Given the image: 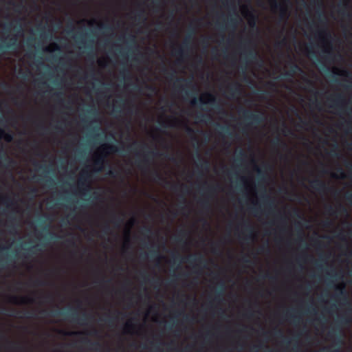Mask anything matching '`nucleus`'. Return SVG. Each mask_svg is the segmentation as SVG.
Returning <instances> with one entry per match:
<instances>
[{
	"mask_svg": "<svg viewBox=\"0 0 352 352\" xmlns=\"http://www.w3.org/2000/svg\"><path fill=\"white\" fill-rule=\"evenodd\" d=\"M219 127L223 133H228L230 136H232V133H230L228 127L223 126H219Z\"/></svg>",
	"mask_w": 352,
	"mask_h": 352,
	"instance_id": "44",
	"label": "nucleus"
},
{
	"mask_svg": "<svg viewBox=\"0 0 352 352\" xmlns=\"http://www.w3.org/2000/svg\"><path fill=\"white\" fill-rule=\"evenodd\" d=\"M48 235H49V236H50L49 238H50V239H54V237H57V238H60V237H61V236H58V235L55 234H54V233H53V232H48Z\"/></svg>",
	"mask_w": 352,
	"mask_h": 352,
	"instance_id": "52",
	"label": "nucleus"
},
{
	"mask_svg": "<svg viewBox=\"0 0 352 352\" xmlns=\"http://www.w3.org/2000/svg\"><path fill=\"white\" fill-rule=\"evenodd\" d=\"M176 82L175 84V87H178L182 91H184L185 93V95L187 96V97H189L190 96V93L186 90L184 89V87H195V86L192 85V80H188L186 78H177L176 79Z\"/></svg>",
	"mask_w": 352,
	"mask_h": 352,
	"instance_id": "12",
	"label": "nucleus"
},
{
	"mask_svg": "<svg viewBox=\"0 0 352 352\" xmlns=\"http://www.w3.org/2000/svg\"><path fill=\"white\" fill-rule=\"evenodd\" d=\"M160 155L158 152H154L152 151H147L143 154L142 159L136 161L137 166L144 170L147 171L149 169L151 164V160L155 157Z\"/></svg>",
	"mask_w": 352,
	"mask_h": 352,
	"instance_id": "5",
	"label": "nucleus"
},
{
	"mask_svg": "<svg viewBox=\"0 0 352 352\" xmlns=\"http://www.w3.org/2000/svg\"><path fill=\"white\" fill-rule=\"evenodd\" d=\"M287 43V39L284 37L280 41H278L276 43V47H280L282 46L285 45Z\"/></svg>",
	"mask_w": 352,
	"mask_h": 352,
	"instance_id": "41",
	"label": "nucleus"
},
{
	"mask_svg": "<svg viewBox=\"0 0 352 352\" xmlns=\"http://www.w3.org/2000/svg\"><path fill=\"white\" fill-rule=\"evenodd\" d=\"M210 117L208 115L201 114L197 116V119L199 120L200 122H206L208 119H210Z\"/></svg>",
	"mask_w": 352,
	"mask_h": 352,
	"instance_id": "35",
	"label": "nucleus"
},
{
	"mask_svg": "<svg viewBox=\"0 0 352 352\" xmlns=\"http://www.w3.org/2000/svg\"><path fill=\"white\" fill-rule=\"evenodd\" d=\"M110 228H109V225H105L104 227V229H103V231L105 234H107L109 233V231Z\"/></svg>",
	"mask_w": 352,
	"mask_h": 352,
	"instance_id": "59",
	"label": "nucleus"
},
{
	"mask_svg": "<svg viewBox=\"0 0 352 352\" xmlns=\"http://www.w3.org/2000/svg\"><path fill=\"white\" fill-rule=\"evenodd\" d=\"M10 302L19 305V304H27L34 302V299L28 297H18V296H10L9 298Z\"/></svg>",
	"mask_w": 352,
	"mask_h": 352,
	"instance_id": "15",
	"label": "nucleus"
},
{
	"mask_svg": "<svg viewBox=\"0 0 352 352\" xmlns=\"http://www.w3.org/2000/svg\"><path fill=\"white\" fill-rule=\"evenodd\" d=\"M153 175L154 176V180L159 182H164L165 185L171 189L174 192H178L179 190L187 192V187L183 184H171L170 182L167 181L162 175L157 170L153 172Z\"/></svg>",
	"mask_w": 352,
	"mask_h": 352,
	"instance_id": "6",
	"label": "nucleus"
},
{
	"mask_svg": "<svg viewBox=\"0 0 352 352\" xmlns=\"http://www.w3.org/2000/svg\"><path fill=\"white\" fill-rule=\"evenodd\" d=\"M179 256L178 254H176L175 253H173L172 254V258H173V263H175L176 260L178 258Z\"/></svg>",
	"mask_w": 352,
	"mask_h": 352,
	"instance_id": "61",
	"label": "nucleus"
},
{
	"mask_svg": "<svg viewBox=\"0 0 352 352\" xmlns=\"http://www.w3.org/2000/svg\"><path fill=\"white\" fill-rule=\"evenodd\" d=\"M228 91L232 98H235L241 93V85L239 82H233L228 87Z\"/></svg>",
	"mask_w": 352,
	"mask_h": 352,
	"instance_id": "16",
	"label": "nucleus"
},
{
	"mask_svg": "<svg viewBox=\"0 0 352 352\" xmlns=\"http://www.w3.org/2000/svg\"><path fill=\"white\" fill-rule=\"evenodd\" d=\"M249 14H250V16H251V19L249 21V24L251 27H255L256 19L251 12H249Z\"/></svg>",
	"mask_w": 352,
	"mask_h": 352,
	"instance_id": "38",
	"label": "nucleus"
},
{
	"mask_svg": "<svg viewBox=\"0 0 352 352\" xmlns=\"http://www.w3.org/2000/svg\"><path fill=\"white\" fill-rule=\"evenodd\" d=\"M330 155L333 157H339L340 153L338 152V144H334L333 146V148L331 150Z\"/></svg>",
	"mask_w": 352,
	"mask_h": 352,
	"instance_id": "33",
	"label": "nucleus"
},
{
	"mask_svg": "<svg viewBox=\"0 0 352 352\" xmlns=\"http://www.w3.org/2000/svg\"><path fill=\"white\" fill-rule=\"evenodd\" d=\"M196 157L199 160V163L197 164V166L198 168H201V169L208 171L210 167V162L207 160H204L201 156L200 153L198 151L196 152Z\"/></svg>",
	"mask_w": 352,
	"mask_h": 352,
	"instance_id": "18",
	"label": "nucleus"
},
{
	"mask_svg": "<svg viewBox=\"0 0 352 352\" xmlns=\"http://www.w3.org/2000/svg\"><path fill=\"white\" fill-rule=\"evenodd\" d=\"M123 148H118L113 144H104L100 148V153L96 155L94 160V171L100 172L107 164V155L120 152Z\"/></svg>",
	"mask_w": 352,
	"mask_h": 352,
	"instance_id": "1",
	"label": "nucleus"
},
{
	"mask_svg": "<svg viewBox=\"0 0 352 352\" xmlns=\"http://www.w3.org/2000/svg\"><path fill=\"white\" fill-rule=\"evenodd\" d=\"M329 100L333 103L331 107L341 109L349 116L352 115V107L345 105V101L342 95L338 94L334 98H329Z\"/></svg>",
	"mask_w": 352,
	"mask_h": 352,
	"instance_id": "7",
	"label": "nucleus"
},
{
	"mask_svg": "<svg viewBox=\"0 0 352 352\" xmlns=\"http://www.w3.org/2000/svg\"><path fill=\"white\" fill-rule=\"evenodd\" d=\"M224 289H225V285L223 282H221L219 284V285L215 291V297H214L215 300L219 301L221 299V297L223 295Z\"/></svg>",
	"mask_w": 352,
	"mask_h": 352,
	"instance_id": "23",
	"label": "nucleus"
},
{
	"mask_svg": "<svg viewBox=\"0 0 352 352\" xmlns=\"http://www.w3.org/2000/svg\"><path fill=\"white\" fill-rule=\"evenodd\" d=\"M216 107L219 110V113H226L225 111L223 109V108H221L219 105H217Z\"/></svg>",
	"mask_w": 352,
	"mask_h": 352,
	"instance_id": "64",
	"label": "nucleus"
},
{
	"mask_svg": "<svg viewBox=\"0 0 352 352\" xmlns=\"http://www.w3.org/2000/svg\"><path fill=\"white\" fill-rule=\"evenodd\" d=\"M50 315L52 316H64L65 318L69 319L72 322H76L80 325L87 324L88 320L92 318L91 316L87 314L85 312L79 316L77 312L70 310H53L50 312Z\"/></svg>",
	"mask_w": 352,
	"mask_h": 352,
	"instance_id": "2",
	"label": "nucleus"
},
{
	"mask_svg": "<svg viewBox=\"0 0 352 352\" xmlns=\"http://www.w3.org/2000/svg\"><path fill=\"white\" fill-rule=\"evenodd\" d=\"M3 138L7 142L12 140V135L10 133H6L3 129H0V139Z\"/></svg>",
	"mask_w": 352,
	"mask_h": 352,
	"instance_id": "29",
	"label": "nucleus"
},
{
	"mask_svg": "<svg viewBox=\"0 0 352 352\" xmlns=\"http://www.w3.org/2000/svg\"><path fill=\"white\" fill-rule=\"evenodd\" d=\"M244 120L247 122V126L252 124H258L263 122V116L260 113H254L247 109H242Z\"/></svg>",
	"mask_w": 352,
	"mask_h": 352,
	"instance_id": "9",
	"label": "nucleus"
},
{
	"mask_svg": "<svg viewBox=\"0 0 352 352\" xmlns=\"http://www.w3.org/2000/svg\"><path fill=\"white\" fill-rule=\"evenodd\" d=\"M91 173L87 170H83L80 173L78 185L79 188L84 192H87L90 189Z\"/></svg>",
	"mask_w": 352,
	"mask_h": 352,
	"instance_id": "10",
	"label": "nucleus"
},
{
	"mask_svg": "<svg viewBox=\"0 0 352 352\" xmlns=\"http://www.w3.org/2000/svg\"><path fill=\"white\" fill-rule=\"evenodd\" d=\"M265 204L268 206L270 210H272L275 208L274 201L266 194H263L261 196Z\"/></svg>",
	"mask_w": 352,
	"mask_h": 352,
	"instance_id": "25",
	"label": "nucleus"
},
{
	"mask_svg": "<svg viewBox=\"0 0 352 352\" xmlns=\"http://www.w3.org/2000/svg\"><path fill=\"white\" fill-rule=\"evenodd\" d=\"M318 15H319V19H320V21L321 23L323 22V21H324V24H326V18H325V16L324 14V13L322 12H318Z\"/></svg>",
	"mask_w": 352,
	"mask_h": 352,
	"instance_id": "45",
	"label": "nucleus"
},
{
	"mask_svg": "<svg viewBox=\"0 0 352 352\" xmlns=\"http://www.w3.org/2000/svg\"><path fill=\"white\" fill-rule=\"evenodd\" d=\"M331 225H332V222H331V221H329V220L325 221L323 223V226L324 227H329Z\"/></svg>",
	"mask_w": 352,
	"mask_h": 352,
	"instance_id": "54",
	"label": "nucleus"
},
{
	"mask_svg": "<svg viewBox=\"0 0 352 352\" xmlns=\"http://www.w3.org/2000/svg\"><path fill=\"white\" fill-rule=\"evenodd\" d=\"M1 201L3 204H6L8 207H9L10 206H15L16 204V202L9 197L2 198Z\"/></svg>",
	"mask_w": 352,
	"mask_h": 352,
	"instance_id": "31",
	"label": "nucleus"
},
{
	"mask_svg": "<svg viewBox=\"0 0 352 352\" xmlns=\"http://www.w3.org/2000/svg\"><path fill=\"white\" fill-rule=\"evenodd\" d=\"M195 34V28H192L191 34H188L183 41L182 45L175 50V55L181 57L182 58L187 56L188 52L190 50L192 36Z\"/></svg>",
	"mask_w": 352,
	"mask_h": 352,
	"instance_id": "4",
	"label": "nucleus"
},
{
	"mask_svg": "<svg viewBox=\"0 0 352 352\" xmlns=\"http://www.w3.org/2000/svg\"><path fill=\"white\" fill-rule=\"evenodd\" d=\"M302 71L300 67L296 63H292L289 71L286 72L283 75V78H292L297 72Z\"/></svg>",
	"mask_w": 352,
	"mask_h": 352,
	"instance_id": "19",
	"label": "nucleus"
},
{
	"mask_svg": "<svg viewBox=\"0 0 352 352\" xmlns=\"http://www.w3.org/2000/svg\"><path fill=\"white\" fill-rule=\"evenodd\" d=\"M187 261L189 263H191V264H193V263H198L199 264H204V267L206 268V259L204 257V256L202 255H199V256H196V255H190L187 257Z\"/></svg>",
	"mask_w": 352,
	"mask_h": 352,
	"instance_id": "17",
	"label": "nucleus"
},
{
	"mask_svg": "<svg viewBox=\"0 0 352 352\" xmlns=\"http://www.w3.org/2000/svg\"><path fill=\"white\" fill-rule=\"evenodd\" d=\"M340 74L346 77L350 76V74L347 70H342Z\"/></svg>",
	"mask_w": 352,
	"mask_h": 352,
	"instance_id": "58",
	"label": "nucleus"
},
{
	"mask_svg": "<svg viewBox=\"0 0 352 352\" xmlns=\"http://www.w3.org/2000/svg\"><path fill=\"white\" fill-rule=\"evenodd\" d=\"M0 159H5L6 160L9 161V162H11V160H10V159H8L6 153L3 151L1 146L0 147Z\"/></svg>",
	"mask_w": 352,
	"mask_h": 352,
	"instance_id": "39",
	"label": "nucleus"
},
{
	"mask_svg": "<svg viewBox=\"0 0 352 352\" xmlns=\"http://www.w3.org/2000/svg\"><path fill=\"white\" fill-rule=\"evenodd\" d=\"M255 170L257 172L258 175H263V172L262 171V170L258 168V166H255Z\"/></svg>",
	"mask_w": 352,
	"mask_h": 352,
	"instance_id": "55",
	"label": "nucleus"
},
{
	"mask_svg": "<svg viewBox=\"0 0 352 352\" xmlns=\"http://www.w3.org/2000/svg\"><path fill=\"white\" fill-rule=\"evenodd\" d=\"M326 211L329 213V214H333L335 213V210H334V208L331 206V205H328L327 207H326Z\"/></svg>",
	"mask_w": 352,
	"mask_h": 352,
	"instance_id": "42",
	"label": "nucleus"
},
{
	"mask_svg": "<svg viewBox=\"0 0 352 352\" xmlns=\"http://www.w3.org/2000/svg\"><path fill=\"white\" fill-rule=\"evenodd\" d=\"M127 41L130 43H132L133 44L135 45V37L133 35H129L128 37H127Z\"/></svg>",
	"mask_w": 352,
	"mask_h": 352,
	"instance_id": "50",
	"label": "nucleus"
},
{
	"mask_svg": "<svg viewBox=\"0 0 352 352\" xmlns=\"http://www.w3.org/2000/svg\"><path fill=\"white\" fill-rule=\"evenodd\" d=\"M83 342H87V343H89L91 346H100V344L99 342H91L89 340L87 339V338H85L83 339L82 340Z\"/></svg>",
	"mask_w": 352,
	"mask_h": 352,
	"instance_id": "43",
	"label": "nucleus"
},
{
	"mask_svg": "<svg viewBox=\"0 0 352 352\" xmlns=\"http://www.w3.org/2000/svg\"><path fill=\"white\" fill-rule=\"evenodd\" d=\"M251 210L252 213H254L255 215H256L259 212H261V210H259L258 208L256 207L252 208Z\"/></svg>",
	"mask_w": 352,
	"mask_h": 352,
	"instance_id": "53",
	"label": "nucleus"
},
{
	"mask_svg": "<svg viewBox=\"0 0 352 352\" xmlns=\"http://www.w3.org/2000/svg\"><path fill=\"white\" fill-rule=\"evenodd\" d=\"M152 233V229L150 227H145L144 228V234L146 235L151 234Z\"/></svg>",
	"mask_w": 352,
	"mask_h": 352,
	"instance_id": "47",
	"label": "nucleus"
},
{
	"mask_svg": "<svg viewBox=\"0 0 352 352\" xmlns=\"http://www.w3.org/2000/svg\"><path fill=\"white\" fill-rule=\"evenodd\" d=\"M45 245H46V243H42L41 244H38V245H34V246H32V247H30V248H28L27 251L29 253L34 254V253H35L36 252L41 251L42 250L41 248H43Z\"/></svg>",
	"mask_w": 352,
	"mask_h": 352,
	"instance_id": "27",
	"label": "nucleus"
},
{
	"mask_svg": "<svg viewBox=\"0 0 352 352\" xmlns=\"http://www.w3.org/2000/svg\"><path fill=\"white\" fill-rule=\"evenodd\" d=\"M112 221L116 226H118L121 223L123 222V219L116 213H112Z\"/></svg>",
	"mask_w": 352,
	"mask_h": 352,
	"instance_id": "30",
	"label": "nucleus"
},
{
	"mask_svg": "<svg viewBox=\"0 0 352 352\" xmlns=\"http://www.w3.org/2000/svg\"><path fill=\"white\" fill-rule=\"evenodd\" d=\"M272 144L274 147H281L283 149L287 148V144L280 137H276L272 141Z\"/></svg>",
	"mask_w": 352,
	"mask_h": 352,
	"instance_id": "22",
	"label": "nucleus"
},
{
	"mask_svg": "<svg viewBox=\"0 0 352 352\" xmlns=\"http://www.w3.org/2000/svg\"><path fill=\"white\" fill-rule=\"evenodd\" d=\"M17 46V38L16 36H12L9 42L0 43V54L4 53L8 50L16 49Z\"/></svg>",
	"mask_w": 352,
	"mask_h": 352,
	"instance_id": "14",
	"label": "nucleus"
},
{
	"mask_svg": "<svg viewBox=\"0 0 352 352\" xmlns=\"http://www.w3.org/2000/svg\"><path fill=\"white\" fill-rule=\"evenodd\" d=\"M185 130L188 135H192L194 133V130L186 124L185 125Z\"/></svg>",
	"mask_w": 352,
	"mask_h": 352,
	"instance_id": "46",
	"label": "nucleus"
},
{
	"mask_svg": "<svg viewBox=\"0 0 352 352\" xmlns=\"http://www.w3.org/2000/svg\"><path fill=\"white\" fill-rule=\"evenodd\" d=\"M237 20L236 18L230 17L228 20V24L230 26L235 28L236 26Z\"/></svg>",
	"mask_w": 352,
	"mask_h": 352,
	"instance_id": "37",
	"label": "nucleus"
},
{
	"mask_svg": "<svg viewBox=\"0 0 352 352\" xmlns=\"http://www.w3.org/2000/svg\"><path fill=\"white\" fill-rule=\"evenodd\" d=\"M35 284L36 285H41V286H43V285H47V283L45 281H43V280H38L37 279L36 281H35Z\"/></svg>",
	"mask_w": 352,
	"mask_h": 352,
	"instance_id": "48",
	"label": "nucleus"
},
{
	"mask_svg": "<svg viewBox=\"0 0 352 352\" xmlns=\"http://www.w3.org/2000/svg\"><path fill=\"white\" fill-rule=\"evenodd\" d=\"M245 47V51L243 54V58L246 60H252L256 58V53L255 50L252 48L247 47L246 45H244Z\"/></svg>",
	"mask_w": 352,
	"mask_h": 352,
	"instance_id": "20",
	"label": "nucleus"
},
{
	"mask_svg": "<svg viewBox=\"0 0 352 352\" xmlns=\"http://www.w3.org/2000/svg\"><path fill=\"white\" fill-rule=\"evenodd\" d=\"M272 9L279 11V21H285L289 16L287 5L290 3L289 0H283V3H278L276 0H269Z\"/></svg>",
	"mask_w": 352,
	"mask_h": 352,
	"instance_id": "3",
	"label": "nucleus"
},
{
	"mask_svg": "<svg viewBox=\"0 0 352 352\" xmlns=\"http://www.w3.org/2000/svg\"><path fill=\"white\" fill-rule=\"evenodd\" d=\"M63 333L65 335H67V336H72V335H78V334H80V333L77 332V331H67V332L63 331Z\"/></svg>",
	"mask_w": 352,
	"mask_h": 352,
	"instance_id": "49",
	"label": "nucleus"
},
{
	"mask_svg": "<svg viewBox=\"0 0 352 352\" xmlns=\"http://www.w3.org/2000/svg\"><path fill=\"white\" fill-rule=\"evenodd\" d=\"M55 96L58 98V99H60V101H62V96H63V94L62 93H56L55 94Z\"/></svg>",
	"mask_w": 352,
	"mask_h": 352,
	"instance_id": "62",
	"label": "nucleus"
},
{
	"mask_svg": "<svg viewBox=\"0 0 352 352\" xmlns=\"http://www.w3.org/2000/svg\"><path fill=\"white\" fill-rule=\"evenodd\" d=\"M45 182L49 186H51L52 184H54V180L52 178H48L45 179Z\"/></svg>",
	"mask_w": 352,
	"mask_h": 352,
	"instance_id": "56",
	"label": "nucleus"
},
{
	"mask_svg": "<svg viewBox=\"0 0 352 352\" xmlns=\"http://www.w3.org/2000/svg\"><path fill=\"white\" fill-rule=\"evenodd\" d=\"M336 291L338 292L337 297H341L344 300H346V292L345 291V285L344 284L341 285H337L335 287Z\"/></svg>",
	"mask_w": 352,
	"mask_h": 352,
	"instance_id": "24",
	"label": "nucleus"
},
{
	"mask_svg": "<svg viewBox=\"0 0 352 352\" xmlns=\"http://www.w3.org/2000/svg\"><path fill=\"white\" fill-rule=\"evenodd\" d=\"M348 3L347 2L344 3L343 4L338 5V13L342 16H345L347 18H351V14L348 11Z\"/></svg>",
	"mask_w": 352,
	"mask_h": 352,
	"instance_id": "21",
	"label": "nucleus"
},
{
	"mask_svg": "<svg viewBox=\"0 0 352 352\" xmlns=\"http://www.w3.org/2000/svg\"><path fill=\"white\" fill-rule=\"evenodd\" d=\"M243 227L244 230L250 234L248 236V238L252 239L254 229H253V227L250 225V222L246 220L244 221L243 222Z\"/></svg>",
	"mask_w": 352,
	"mask_h": 352,
	"instance_id": "26",
	"label": "nucleus"
},
{
	"mask_svg": "<svg viewBox=\"0 0 352 352\" xmlns=\"http://www.w3.org/2000/svg\"><path fill=\"white\" fill-rule=\"evenodd\" d=\"M205 96L207 97V100H204L202 97L199 98V99L194 97L191 101V104L195 105L198 102L202 104H210L211 105H214L216 104L217 98L213 94L210 93H206Z\"/></svg>",
	"mask_w": 352,
	"mask_h": 352,
	"instance_id": "13",
	"label": "nucleus"
},
{
	"mask_svg": "<svg viewBox=\"0 0 352 352\" xmlns=\"http://www.w3.org/2000/svg\"><path fill=\"white\" fill-rule=\"evenodd\" d=\"M136 17L138 20H142L144 21L146 20V18L144 17V11L143 10H139L136 13Z\"/></svg>",
	"mask_w": 352,
	"mask_h": 352,
	"instance_id": "36",
	"label": "nucleus"
},
{
	"mask_svg": "<svg viewBox=\"0 0 352 352\" xmlns=\"http://www.w3.org/2000/svg\"><path fill=\"white\" fill-rule=\"evenodd\" d=\"M218 186H208L207 188V192L204 199H201L199 200L198 203L200 205L201 208L203 209V210L208 212L211 209V204L210 198L212 197L214 195L215 192L217 191V188Z\"/></svg>",
	"mask_w": 352,
	"mask_h": 352,
	"instance_id": "8",
	"label": "nucleus"
},
{
	"mask_svg": "<svg viewBox=\"0 0 352 352\" xmlns=\"http://www.w3.org/2000/svg\"><path fill=\"white\" fill-rule=\"evenodd\" d=\"M108 175L111 177H116V172L114 171V170H109V173H108Z\"/></svg>",
	"mask_w": 352,
	"mask_h": 352,
	"instance_id": "63",
	"label": "nucleus"
},
{
	"mask_svg": "<svg viewBox=\"0 0 352 352\" xmlns=\"http://www.w3.org/2000/svg\"><path fill=\"white\" fill-rule=\"evenodd\" d=\"M325 55H324V58L326 60H329V59H331L332 58V52L331 50H325L324 51Z\"/></svg>",
	"mask_w": 352,
	"mask_h": 352,
	"instance_id": "40",
	"label": "nucleus"
},
{
	"mask_svg": "<svg viewBox=\"0 0 352 352\" xmlns=\"http://www.w3.org/2000/svg\"><path fill=\"white\" fill-rule=\"evenodd\" d=\"M120 74L123 76V77H125L126 76H129V72L128 69H123L120 72Z\"/></svg>",
	"mask_w": 352,
	"mask_h": 352,
	"instance_id": "51",
	"label": "nucleus"
},
{
	"mask_svg": "<svg viewBox=\"0 0 352 352\" xmlns=\"http://www.w3.org/2000/svg\"><path fill=\"white\" fill-rule=\"evenodd\" d=\"M32 312H30V311H26L25 313V316L24 317L27 318H32Z\"/></svg>",
	"mask_w": 352,
	"mask_h": 352,
	"instance_id": "57",
	"label": "nucleus"
},
{
	"mask_svg": "<svg viewBox=\"0 0 352 352\" xmlns=\"http://www.w3.org/2000/svg\"><path fill=\"white\" fill-rule=\"evenodd\" d=\"M310 186L319 192H326L331 190L327 184L318 179H316L309 182Z\"/></svg>",
	"mask_w": 352,
	"mask_h": 352,
	"instance_id": "11",
	"label": "nucleus"
},
{
	"mask_svg": "<svg viewBox=\"0 0 352 352\" xmlns=\"http://www.w3.org/2000/svg\"><path fill=\"white\" fill-rule=\"evenodd\" d=\"M258 250H259L260 252H265L266 250H268V248L265 247V246H261V247L259 248Z\"/></svg>",
	"mask_w": 352,
	"mask_h": 352,
	"instance_id": "60",
	"label": "nucleus"
},
{
	"mask_svg": "<svg viewBox=\"0 0 352 352\" xmlns=\"http://www.w3.org/2000/svg\"><path fill=\"white\" fill-rule=\"evenodd\" d=\"M318 36L322 38H331V34L326 28H321L318 32Z\"/></svg>",
	"mask_w": 352,
	"mask_h": 352,
	"instance_id": "28",
	"label": "nucleus"
},
{
	"mask_svg": "<svg viewBox=\"0 0 352 352\" xmlns=\"http://www.w3.org/2000/svg\"><path fill=\"white\" fill-rule=\"evenodd\" d=\"M246 157V154L243 150H240L236 155V162H242L243 160Z\"/></svg>",
	"mask_w": 352,
	"mask_h": 352,
	"instance_id": "32",
	"label": "nucleus"
},
{
	"mask_svg": "<svg viewBox=\"0 0 352 352\" xmlns=\"http://www.w3.org/2000/svg\"><path fill=\"white\" fill-rule=\"evenodd\" d=\"M149 256L151 258H157L158 261L162 258L157 250H151Z\"/></svg>",
	"mask_w": 352,
	"mask_h": 352,
	"instance_id": "34",
	"label": "nucleus"
}]
</instances>
